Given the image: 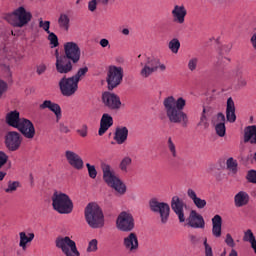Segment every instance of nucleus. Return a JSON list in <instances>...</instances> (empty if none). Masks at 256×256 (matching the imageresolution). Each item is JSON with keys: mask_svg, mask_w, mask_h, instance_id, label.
<instances>
[{"mask_svg": "<svg viewBox=\"0 0 256 256\" xmlns=\"http://www.w3.org/2000/svg\"><path fill=\"white\" fill-rule=\"evenodd\" d=\"M185 105H187V100L183 97L175 99L173 96H168L163 100L164 111L170 123H181L182 127H187L189 116L183 112Z\"/></svg>", "mask_w": 256, "mask_h": 256, "instance_id": "1", "label": "nucleus"}, {"mask_svg": "<svg viewBox=\"0 0 256 256\" xmlns=\"http://www.w3.org/2000/svg\"><path fill=\"white\" fill-rule=\"evenodd\" d=\"M32 19L33 14L23 6H20L13 12L4 15V21H7V23L12 27H18L19 29L27 27V25L31 23Z\"/></svg>", "mask_w": 256, "mask_h": 256, "instance_id": "2", "label": "nucleus"}, {"mask_svg": "<svg viewBox=\"0 0 256 256\" xmlns=\"http://www.w3.org/2000/svg\"><path fill=\"white\" fill-rule=\"evenodd\" d=\"M84 215L86 223L91 227V229H101L105 225V216L103 215V210L97 204L89 203L85 210Z\"/></svg>", "mask_w": 256, "mask_h": 256, "instance_id": "3", "label": "nucleus"}, {"mask_svg": "<svg viewBox=\"0 0 256 256\" xmlns=\"http://www.w3.org/2000/svg\"><path fill=\"white\" fill-rule=\"evenodd\" d=\"M52 207L60 215H69L73 211V201L65 193L54 192L52 195Z\"/></svg>", "mask_w": 256, "mask_h": 256, "instance_id": "4", "label": "nucleus"}, {"mask_svg": "<svg viewBox=\"0 0 256 256\" xmlns=\"http://www.w3.org/2000/svg\"><path fill=\"white\" fill-rule=\"evenodd\" d=\"M102 171L105 183H107L109 187H112V189H115L120 195H125L127 187L117 176H115V173L111 171V166L109 164H102Z\"/></svg>", "mask_w": 256, "mask_h": 256, "instance_id": "5", "label": "nucleus"}, {"mask_svg": "<svg viewBox=\"0 0 256 256\" xmlns=\"http://www.w3.org/2000/svg\"><path fill=\"white\" fill-rule=\"evenodd\" d=\"M55 245L65 256H81V253L77 249V243H75L69 236L57 237Z\"/></svg>", "mask_w": 256, "mask_h": 256, "instance_id": "6", "label": "nucleus"}, {"mask_svg": "<svg viewBox=\"0 0 256 256\" xmlns=\"http://www.w3.org/2000/svg\"><path fill=\"white\" fill-rule=\"evenodd\" d=\"M150 211L160 216V221L163 225L169 221V215H171V206L166 202H159L157 198H152L149 201Z\"/></svg>", "mask_w": 256, "mask_h": 256, "instance_id": "7", "label": "nucleus"}, {"mask_svg": "<svg viewBox=\"0 0 256 256\" xmlns=\"http://www.w3.org/2000/svg\"><path fill=\"white\" fill-rule=\"evenodd\" d=\"M141 66L143 68L140 71V75L144 79L151 77V75H153V73H155L158 69H160V71H165V69H167L165 64H161V60L155 57L146 58L145 62L141 63Z\"/></svg>", "mask_w": 256, "mask_h": 256, "instance_id": "8", "label": "nucleus"}, {"mask_svg": "<svg viewBox=\"0 0 256 256\" xmlns=\"http://www.w3.org/2000/svg\"><path fill=\"white\" fill-rule=\"evenodd\" d=\"M58 85L63 97H73L79 90V82L73 76H63Z\"/></svg>", "mask_w": 256, "mask_h": 256, "instance_id": "9", "label": "nucleus"}, {"mask_svg": "<svg viewBox=\"0 0 256 256\" xmlns=\"http://www.w3.org/2000/svg\"><path fill=\"white\" fill-rule=\"evenodd\" d=\"M116 227L124 233H131L135 229V218L129 212H121L116 219Z\"/></svg>", "mask_w": 256, "mask_h": 256, "instance_id": "10", "label": "nucleus"}, {"mask_svg": "<svg viewBox=\"0 0 256 256\" xmlns=\"http://www.w3.org/2000/svg\"><path fill=\"white\" fill-rule=\"evenodd\" d=\"M123 81V68L117 66H110L107 72L106 83L108 90L113 91L116 87L121 85Z\"/></svg>", "mask_w": 256, "mask_h": 256, "instance_id": "11", "label": "nucleus"}, {"mask_svg": "<svg viewBox=\"0 0 256 256\" xmlns=\"http://www.w3.org/2000/svg\"><path fill=\"white\" fill-rule=\"evenodd\" d=\"M63 56L70 59V61L75 65L81 60V48H79V45L75 42H66L64 44Z\"/></svg>", "mask_w": 256, "mask_h": 256, "instance_id": "12", "label": "nucleus"}, {"mask_svg": "<svg viewBox=\"0 0 256 256\" xmlns=\"http://www.w3.org/2000/svg\"><path fill=\"white\" fill-rule=\"evenodd\" d=\"M55 55L57 73H60V75L71 73L73 71V61L63 55L59 56V50H56Z\"/></svg>", "mask_w": 256, "mask_h": 256, "instance_id": "13", "label": "nucleus"}, {"mask_svg": "<svg viewBox=\"0 0 256 256\" xmlns=\"http://www.w3.org/2000/svg\"><path fill=\"white\" fill-rule=\"evenodd\" d=\"M4 143L8 151H18L19 147H21V143H23V138H21L19 132L9 131L5 135Z\"/></svg>", "mask_w": 256, "mask_h": 256, "instance_id": "14", "label": "nucleus"}, {"mask_svg": "<svg viewBox=\"0 0 256 256\" xmlns=\"http://www.w3.org/2000/svg\"><path fill=\"white\" fill-rule=\"evenodd\" d=\"M16 129L25 137V139H34L35 125L27 118H22Z\"/></svg>", "mask_w": 256, "mask_h": 256, "instance_id": "15", "label": "nucleus"}, {"mask_svg": "<svg viewBox=\"0 0 256 256\" xmlns=\"http://www.w3.org/2000/svg\"><path fill=\"white\" fill-rule=\"evenodd\" d=\"M102 101L105 107H108V109H111V111H117V109H121V98H119L114 93L104 92L102 94Z\"/></svg>", "mask_w": 256, "mask_h": 256, "instance_id": "16", "label": "nucleus"}, {"mask_svg": "<svg viewBox=\"0 0 256 256\" xmlns=\"http://www.w3.org/2000/svg\"><path fill=\"white\" fill-rule=\"evenodd\" d=\"M123 247L129 253H136L139 249V238L135 232H131L123 238Z\"/></svg>", "mask_w": 256, "mask_h": 256, "instance_id": "17", "label": "nucleus"}, {"mask_svg": "<svg viewBox=\"0 0 256 256\" xmlns=\"http://www.w3.org/2000/svg\"><path fill=\"white\" fill-rule=\"evenodd\" d=\"M65 157L69 165L73 167V169H76L77 171H81V169H83V167L85 166L83 158H81V156H79V154L75 153L74 151L67 150L65 152Z\"/></svg>", "mask_w": 256, "mask_h": 256, "instance_id": "18", "label": "nucleus"}, {"mask_svg": "<svg viewBox=\"0 0 256 256\" xmlns=\"http://www.w3.org/2000/svg\"><path fill=\"white\" fill-rule=\"evenodd\" d=\"M185 203L179 196H174L171 200V209L176 213L180 223H185V212L183 210Z\"/></svg>", "mask_w": 256, "mask_h": 256, "instance_id": "19", "label": "nucleus"}, {"mask_svg": "<svg viewBox=\"0 0 256 256\" xmlns=\"http://www.w3.org/2000/svg\"><path fill=\"white\" fill-rule=\"evenodd\" d=\"M212 123L215 126V131L218 137H225L227 128L225 127V114L219 112L216 117L212 119Z\"/></svg>", "mask_w": 256, "mask_h": 256, "instance_id": "20", "label": "nucleus"}, {"mask_svg": "<svg viewBox=\"0 0 256 256\" xmlns=\"http://www.w3.org/2000/svg\"><path fill=\"white\" fill-rule=\"evenodd\" d=\"M188 225L193 229H205V219L197 211L192 210L188 218Z\"/></svg>", "mask_w": 256, "mask_h": 256, "instance_id": "21", "label": "nucleus"}, {"mask_svg": "<svg viewBox=\"0 0 256 256\" xmlns=\"http://www.w3.org/2000/svg\"><path fill=\"white\" fill-rule=\"evenodd\" d=\"M213 113H215V110L212 107L204 106L197 127H200L201 129H208L209 117H213Z\"/></svg>", "mask_w": 256, "mask_h": 256, "instance_id": "22", "label": "nucleus"}, {"mask_svg": "<svg viewBox=\"0 0 256 256\" xmlns=\"http://www.w3.org/2000/svg\"><path fill=\"white\" fill-rule=\"evenodd\" d=\"M40 109H49V111H52L54 115L56 116V122L59 123L61 121V117H63V114L61 112V106L59 104L52 102L51 100H45L42 104L39 106Z\"/></svg>", "mask_w": 256, "mask_h": 256, "instance_id": "23", "label": "nucleus"}, {"mask_svg": "<svg viewBox=\"0 0 256 256\" xmlns=\"http://www.w3.org/2000/svg\"><path fill=\"white\" fill-rule=\"evenodd\" d=\"M111 127H113V116L104 113L100 119V128L98 130L99 137H103Z\"/></svg>", "mask_w": 256, "mask_h": 256, "instance_id": "24", "label": "nucleus"}, {"mask_svg": "<svg viewBox=\"0 0 256 256\" xmlns=\"http://www.w3.org/2000/svg\"><path fill=\"white\" fill-rule=\"evenodd\" d=\"M171 13L175 23H178L179 25H183V23H185L187 9L184 5H175Z\"/></svg>", "mask_w": 256, "mask_h": 256, "instance_id": "25", "label": "nucleus"}, {"mask_svg": "<svg viewBox=\"0 0 256 256\" xmlns=\"http://www.w3.org/2000/svg\"><path fill=\"white\" fill-rule=\"evenodd\" d=\"M20 241H19V247L22 249V251H27L29 247L31 246V243H33V239H35V233L30 232H20L19 233Z\"/></svg>", "mask_w": 256, "mask_h": 256, "instance_id": "26", "label": "nucleus"}, {"mask_svg": "<svg viewBox=\"0 0 256 256\" xmlns=\"http://www.w3.org/2000/svg\"><path fill=\"white\" fill-rule=\"evenodd\" d=\"M22 119L21 114L17 110L8 112L5 118L7 125H9V127H13L14 129L19 127Z\"/></svg>", "mask_w": 256, "mask_h": 256, "instance_id": "27", "label": "nucleus"}, {"mask_svg": "<svg viewBox=\"0 0 256 256\" xmlns=\"http://www.w3.org/2000/svg\"><path fill=\"white\" fill-rule=\"evenodd\" d=\"M222 227H223V218L221 217V215L216 214L212 218V235H213V237H215L216 239H219V237H221Z\"/></svg>", "mask_w": 256, "mask_h": 256, "instance_id": "28", "label": "nucleus"}, {"mask_svg": "<svg viewBox=\"0 0 256 256\" xmlns=\"http://www.w3.org/2000/svg\"><path fill=\"white\" fill-rule=\"evenodd\" d=\"M243 141L244 143H250V145H256V125L244 128Z\"/></svg>", "mask_w": 256, "mask_h": 256, "instance_id": "29", "label": "nucleus"}, {"mask_svg": "<svg viewBox=\"0 0 256 256\" xmlns=\"http://www.w3.org/2000/svg\"><path fill=\"white\" fill-rule=\"evenodd\" d=\"M226 119L228 123H235V121H237V115H235V102L231 97L227 99Z\"/></svg>", "mask_w": 256, "mask_h": 256, "instance_id": "30", "label": "nucleus"}, {"mask_svg": "<svg viewBox=\"0 0 256 256\" xmlns=\"http://www.w3.org/2000/svg\"><path fill=\"white\" fill-rule=\"evenodd\" d=\"M127 137H129V129L127 127H118L114 133V141L118 145H123L125 141H127Z\"/></svg>", "mask_w": 256, "mask_h": 256, "instance_id": "31", "label": "nucleus"}, {"mask_svg": "<svg viewBox=\"0 0 256 256\" xmlns=\"http://www.w3.org/2000/svg\"><path fill=\"white\" fill-rule=\"evenodd\" d=\"M187 195L189 199L193 201L197 209H205V207H207V200L197 197V193L195 192V190L189 188L187 191Z\"/></svg>", "mask_w": 256, "mask_h": 256, "instance_id": "32", "label": "nucleus"}, {"mask_svg": "<svg viewBox=\"0 0 256 256\" xmlns=\"http://www.w3.org/2000/svg\"><path fill=\"white\" fill-rule=\"evenodd\" d=\"M249 203V194L245 191H240L234 196L235 207H245Z\"/></svg>", "mask_w": 256, "mask_h": 256, "instance_id": "33", "label": "nucleus"}, {"mask_svg": "<svg viewBox=\"0 0 256 256\" xmlns=\"http://www.w3.org/2000/svg\"><path fill=\"white\" fill-rule=\"evenodd\" d=\"M71 25V19L69 18V15L65 13H61L58 18V26L62 31H69V27Z\"/></svg>", "mask_w": 256, "mask_h": 256, "instance_id": "34", "label": "nucleus"}, {"mask_svg": "<svg viewBox=\"0 0 256 256\" xmlns=\"http://www.w3.org/2000/svg\"><path fill=\"white\" fill-rule=\"evenodd\" d=\"M226 167L231 175H237V167H239V164L237 163V160H235V158H228L226 161Z\"/></svg>", "mask_w": 256, "mask_h": 256, "instance_id": "35", "label": "nucleus"}, {"mask_svg": "<svg viewBox=\"0 0 256 256\" xmlns=\"http://www.w3.org/2000/svg\"><path fill=\"white\" fill-rule=\"evenodd\" d=\"M166 147L173 159H177V146L175 145V142H173V138L168 137V140L166 142Z\"/></svg>", "mask_w": 256, "mask_h": 256, "instance_id": "36", "label": "nucleus"}, {"mask_svg": "<svg viewBox=\"0 0 256 256\" xmlns=\"http://www.w3.org/2000/svg\"><path fill=\"white\" fill-rule=\"evenodd\" d=\"M7 161H9V156H7L5 152L0 151V169L5 165V163H7ZM6 175L7 173L0 171V181H3Z\"/></svg>", "mask_w": 256, "mask_h": 256, "instance_id": "37", "label": "nucleus"}, {"mask_svg": "<svg viewBox=\"0 0 256 256\" xmlns=\"http://www.w3.org/2000/svg\"><path fill=\"white\" fill-rule=\"evenodd\" d=\"M168 47H169L170 51H172L173 53L177 54V53H179V49H181V42H179V39L173 38L168 43Z\"/></svg>", "mask_w": 256, "mask_h": 256, "instance_id": "38", "label": "nucleus"}, {"mask_svg": "<svg viewBox=\"0 0 256 256\" xmlns=\"http://www.w3.org/2000/svg\"><path fill=\"white\" fill-rule=\"evenodd\" d=\"M98 245H99V241H97V239H92L88 243L87 253H95L97 249H99Z\"/></svg>", "mask_w": 256, "mask_h": 256, "instance_id": "39", "label": "nucleus"}, {"mask_svg": "<svg viewBox=\"0 0 256 256\" xmlns=\"http://www.w3.org/2000/svg\"><path fill=\"white\" fill-rule=\"evenodd\" d=\"M89 71V68L84 67V68H80L77 73L75 75H73L72 77L79 83V81H81V77H85V75H87V72Z\"/></svg>", "mask_w": 256, "mask_h": 256, "instance_id": "40", "label": "nucleus"}, {"mask_svg": "<svg viewBox=\"0 0 256 256\" xmlns=\"http://www.w3.org/2000/svg\"><path fill=\"white\" fill-rule=\"evenodd\" d=\"M48 41H50L52 47H59V37H57L55 33H48Z\"/></svg>", "mask_w": 256, "mask_h": 256, "instance_id": "41", "label": "nucleus"}, {"mask_svg": "<svg viewBox=\"0 0 256 256\" xmlns=\"http://www.w3.org/2000/svg\"><path fill=\"white\" fill-rule=\"evenodd\" d=\"M39 27L40 29H43L47 34L51 33L49 30L51 28V22L50 21H43V18L39 19Z\"/></svg>", "mask_w": 256, "mask_h": 256, "instance_id": "42", "label": "nucleus"}, {"mask_svg": "<svg viewBox=\"0 0 256 256\" xmlns=\"http://www.w3.org/2000/svg\"><path fill=\"white\" fill-rule=\"evenodd\" d=\"M255 239V234H253V231H251V229H248L244 232L243 241L251 243L252 241H255Z\"/></svg>", "mask_w": 256, "mask_h": 256, "instance_id": "43", "label": "nucleus"}, {"mask_svg": "<svg viewBox=\"0 0 256 256\" xmlns=\"http://www.w3.org/2000/svg\"><path fill=\"white\" fill-rule=\"evenodd\" d=\"M132 160L129 157H125L121 162H120V169L121 171H123L124 173H127V168L129 167V165H131Z\"/></svg>", "mask_w": 256, "mask_h": 256, "instance_id": "44", "label": "nucleus"}, {"mask_svg": "<svg viewBox=\"0 0 256 256\" xmlns=\"http://www.w3.org/2000/svg\"><path fill=\"white\" fill-rule=\"evenodd\" d=\"M197 65H199V58L193 57L188 61V69L189 71H195L197 69Z\"/></svg>", "mask_w": 256, "mask_h": 256, "instance_id": "45", "label": "nucleus"}, {"mask_svg": "<svg viewBox=\"0 0 256 256\" xmlns=\"http://www.w3.org/2000/svg\"><path fill=\"white\" fill-rule=\"evenodd\" d=\"M246 180L248 181V183H253L254 185H256V170H249L246 175Z\"/></svg>", "mask_w": 256, "mask_h": 256, "instance_id": "46", "label": "nucleus"}, {"mask_svg": "<svg viewBox=\"0 0 256 256\" xmlns=\"http://www.w3.org/2000/svg\"><path fill=\"white\" fill-rule=\"evenodd\" d=\"M97 3L103 5V0H91L88 2V10L91 11V13L97 10Z\"/></svg>", "mask_w": 256, "mask_h": 256, "instance_id": "47", "label": "nucleus"}, {"mask_svg": "<svg viewBox=\"0 0 256 256\" xmlns=\"http://www.w3.org/2000/svg\"><path fill=\"white\" fill-rule=\"evenodd\" d=\"M86 167L88 169V175L91 179H95L97 177V169H95V166L87 163Z\"/></svg>", "mask_w": 256, "mask_h": 256, "instance_id": "48", "label": "nucleus"}, {"mask_svg": "<svg viewBox=\"0 0 256 256\" xmlns=\"http://www.w3.org/2000/svg\"><path fill=\"white\" fill-rule=\"evenodd\" d=\"M17 187H19V182H8V187L5 189V193H13V191H17Z\"/></svg>", "mask_w": 256, "mask_h": 256, "instance_id": "49", "label": "nucleus"}, {"mask_svg": "<svg viewBox=\"0 0 256 256\" xmlns=\"http://www.w3.org/2000/svg\"><path fill=\"white\" fill-rule=\"evenodd\" d=\"M230 63H231L230 58L220 57V58H218L217 65H219V67H225V66L229 65Z\"/></svg>", "mask_w": 256, "mask_h": 256, "instance_id": "50", "label": "nucleus"}, {"mask_svg": "<svg viewBox=\"0 0 256 256\" xmlns=\"http://www.w3.org/2000/svg\"><path fill=\"white\" fill-rule=\"evenodd\" d=\"M7 89H9L7 82L0 79V98L3 97V94L6 93Z\"/></svg>", "mask_w": 256, "mask_h": 256, "instance_id": "51", "label": "nucleus"}, {"mask_svg": "<svg viewBox=\"0 0 256 256\" xmlns=\"http://www.w3.org/2000/svg\"><path fill=\"white\" fill-rule=\"evenodd\" d=\"M225 243L228 247H235V240H233V236H231V234H226Z\"/></svg>", "mask_w": 256, "mask_h": 256, "instance_id": "52", "label": "nucleus"}, {"mask_svg": "<svg viewBox=\"0 0 256 256\" xmlns=\"http://www.w3.org/2000/svg\"><path fill=\"white\" fill-rule=\"evenodd\" d=\"M77 133L80 135V137H87L89 133L87 125L84 124L81 129L77 130Z\"/></svg>", "mask_w": 256, "mask_h": 256, "instance_id": "53", "label": "nucleus"}, {"mask_svg": "<svg viewBox=\"0 0 256 256\" xmlns=\"http://www.w3.org/2000/svg\"><path fill=\"white\" fill-rule=\"evenodd\" d=\"M47 71V65L40 64L36 67V73L37 75H43Z\"/></svg>", "mask_w": 256, "mask_h": 256, "instance_id": "54", "label": "nucleus"}, {"mask_svg": "<svg viewBox=\"0 0 256 256\" xmlns=\"http://www.w3.org/2000/svg\"><path fill=\"white\" fill-rule=\"evenodd\" d=\"M189 240H190V243H192V245H197V243H199V241H200L199 237H197L193 234L189 235Z\"/></svg>", "mask_w": 256, "mask_h": 256, "instance_id": "55", "label": "nucleus"}, {"mask_svg": "<svg viewBox=\"0 0 256 256\" xmlns=\"http://www.w3.org/2000/svg\"><path fill=\"white\" fill-rule=\"evenodd\" d=\"M99 45H100L101 47H103V48H105V47H111V46L109 45V40H108L107 38L101 39L100 42H99Z\"/></svg>", "mask_w": 256, "mask_h": 256, "instance_id": "56", "label": "nucleus"}, {"mask_svg": "<svg viewBox=\"0 0 256 256\" xmlns=\"http://www.w3.org/2000/svg\"><path fill=\"white\" fill-rule=\"evenodd\" d=\"M61 133H69V127H67L65 124L61 123L59 127Z\"/></svg>", "mask_w": 256, "mask_h": 256, "instance_id": "57", "label": "nucleus"}, {"mask_svg": "<svg viewBox=\"0 0 256 256\" xmlns=\"http://www.w3.org/2000/svg\"><path fill=\"white\" fill-rule=\"evenodd\" d=\"M4 71L6 73V75H8V77H11V68H9V65L4 64Z\"/></svg>", "mask_w": 256, "mask_h": 256, "instance_id": "58", "label": "nucleus"}, {"mask_svg": "<svg viewBox=\"0 0 256 256\" xmlns=\"http://www.w3.org/2000/svg\"><path fill=\"white\" fill-rule=\"evenodd\" d=\"M251 248L253 249L254 253L256 254V239L250 242Z\"/></svg>", "mask_w": 256, "mask_h": 256, "instance_id": "59", "label": "nucleus"}, {"mask_svg": "<svg viewBox=\"0 0 256 256\" xmlns=\"http://www.w3.org/2000/svg\"><path fill=\"white\" fill-rule=\"evenodd\" d=\"M229 256H239V255L237 254V251L235 249H232L229 253Z\"/></svg>", "mask_w": 256, "mask_h": 256, "instance_id": "60", "label": "nucleus"}, {"mask_svg": "<svg viewBox=\"0 0 256 256\" xmlns=\"http://www.w3.org/2000/svg\"><path fill=\"white\" fill-rule=\"evenodd\" d=\"M122 35H129V29L128 28L122 29Z\"/></svg>", "mask_w": 256, "mask_h": 256, "instance_id": "61", "label": "nucleus"}, {"mask_svg": "<svg viewBox=\"0 0 256 256\" xmlns=\"http://www.w3.org/2000/svg\"><path fill=\"white\" fill-rule=\"evenodd\" d=\"M102 5H109V0H102Z\"/></svg>", "mask_w": 256, "mask_h": 256, "instance_id": "62", "label": "nucleus"}, {"mask_svg": "<svg viewBox=\"0 0 256 256\" xmlns=\"http://www.w3.org/2000/svg\"><path fill=\"white\" fill-rule=\"evenodd\" d=\"M220 256H227V250H224Z\"/></svg>", "mask_w": 256, "mask_h": 256, "instance_id": "63", "label": "nucleus"}, {"mask_svg": "<svg viewBox=\"0 0 256 256\" xmlns=\"http://www.w3.org/2000/svg\"><path fill=\"white\" fill-rule=\"evenodd\" d=\"M241 83H242V85H247V82L245 80L242 81Z\"/></svg>", "mask_w": 256, "mask_h": 256, "instance_id": "64", "label": "nucleus"}]
</instances>
